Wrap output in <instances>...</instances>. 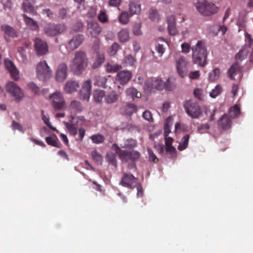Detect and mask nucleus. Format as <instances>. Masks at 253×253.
Wrapping results in <instances>:
<instances>
[{
    "label": "nucleus",
    "instance_id": "f257e3e1",
    "mask_svg": "<svg viewBox=\"0 0 253 253\" xmlns=\"http://www.w3.org/2000/svg\"><path fill=\"white\" fill-rule=\"evenodd\" d=\"M182 52L184 53L189 52L191 45L189 43L184 42L181 45ZM192 50V59L195 64L200 66H204L206 64L207 53L205 42L199 41L196 44L191 47Z\"/></svg>",
    "mask_w": 253,
    "mask_h": 253
},
{
    "label": "nucleus",
    "instance_id": "f03ea898",
    "mask_svg": "<svg viewBox=\"0 0 253 253\" xmlns=\"http://www.w3.org/2000/svg\"><path fill=\"white\" fill-rule=\"evenodd\" d=\"M86 54L83 51H77L70 64L71 71L76 75H80L88 66Z\"/></svg>",
    "mask_w": 253,
    "mask_h": 253
},
{
    "label": "nucleus",
    "instance_id": "7ed1b4c3",
    "mask_svg": "<svg viewBox=\"0 0 253 253\" xmlns=\"http://www.w3.org/2000/svg\"><path fill=\"white\" fill-rule=\"evenodd\" d=\"M116 147V152L123 162H132L137 161L140 157V154L136 151H127L121 149L116 144H114Z\"/></svg>",
    "mask_w": 253,
    "mask_h": 253
},
{
    "label": "nucleus",
    "instance_id": "20e7f679",
    "mask_svg": "<svg viewBox=\"0 0 253 253\" xmlns=\"http://www.w3.org/2000/svg\"><path fill=\"white\" fill-rule=\"evenodd\" d=\"M197 10L205 16H210L214 14L217 7L214 3H209L205 0H201L196 4Z\"/></svg>",
    "mask_w": 253,
    "mask_h": 253
},
{
    "label": "nucleus",
    "instance_id": "39448f33",
    "mask_svg": "<svg viewBox=\"0 0 253 253\" xmlns=\"http://www.w3.org/2000/svg\"><path fill=\"white\" fill-rule=\"evenodd\" d=\"M52 108L55 111H62L66 107V102L62 94L58 91L51 94L49 97Z\"/></svg>",
    "mask_w": 253,
    "mask_h": 253
},
{
    "label": "nucleus",
    "instance_id": "423d86ee",
    "mask_svg": "<svg viewBox=\"0 0 253 253\" xmlns=\"http://www.w3.org/2000/svg\"><path fill=\"white\" fill-rule=\"evenodd\" d=\"M66 29V27L63 24L49 23L44 26L43 31L47 36L53 37L62 33Z\"/></svg>",
    "mask_w": 253,
    "mask_h": 253
},
{
    "label": "nucleus",
    "instance_id": "0eeeda50",
    "mask_svg": "<svg viewBox=\"0 0 253 253\" xmlns=\"http://www.w3.org/2000/svg\"><path fill=\"white\" fill-rule=\"evenodd\" d=\"M37 76L42 81H45L51 76V70L45 61H41L37 66Z\"/></svg>",
    "mask_w": 253,
    "mask_h": 253
},
{
    "label": "nucleus",
    "instance_id": "6e6552de",
    "mask_svg": "<svg viewBox=\"0 0 253 253\" xmlns=\"http://www.w3.org/2000/svg\"><path fill=\"white\" fill-rule=\"evenodd\" d=\"M184 106L187 114L192 118H198L202 114L199 105L191 101H186Z\"/></svg>",
    "mask_w": 253,
    "mask_h": 253
},
{
    "label": "nucleus",
    "instance_id": "1a4fd4ad",
    "mask_svg": "<svg viewBox=\"0 0 253 253\" xmlns=\"http://www.w3.org/2000/svg\"><path fill=\"white\" fill-rule=\"evenodd\" d=\"M5 88L6 91L13 96L16 101H20L24 96L21 89L13 82H8Z\"/></svg>",
    "mask_w": 253,
    "mask_h": 253
},
{
    "label": "nucleus",
    "instance_id": "9d476101",
    "mask_svg": "<svg viewBox=\"0 0 253 253\" xmlns=\"http://www.w3.org/2000/svg\"><path fill=\"white\" fill-rule=\"evenodd\" d=\"M120 184L129 189H133L138 184L137 178L131 173L125 172L120 182Z\"/></svg>",
    "mask_w": 253,
    "mask_h": 253
},
{
    "label": "nucleus",
    "instance_id": "9b49d317",
    "mask_svg": "<svg viewBox=\"0 0 253 253\" xmlns=\"http://www.w3.org/2000/svg\"><path fill=\"white\" fill-rule=\"evenodd\" d=\"M176 69L178 75L182 78L186 76L188 62L185 57L177 55L176 57Z\"/></svg>",
    "mask_w": 253,
    "mask_h": 253
},
{
    "label": "nucleus",
    "instance_id": "f8f14e48",
    "mask_svg": "<svg viewBox=\"0 0 253 253\" xmlns=\"http://www.w3.org/2000/svg\"><path fill=\"white\" fill-rule=\"evenodd\" d=\"M0 30L3 34V37L5 40L9 42L11 41V38H15L18 37V32L11 26L3 24L0 26Z\"/></svg>",
    "mask_w": 253,
    "mask_h": 253
},
{
    "label": "nucleus",
    "instance_id": "ddd939ff",
    "mask_svg": "<svg viewBox=\"0 0 253 253\" xmlns=\"http://www.w3.org/2000/svg\"><path fill=\"white\" fill-rule=\"evenodd\" d=\"M35 50L38 56H42L48 52V47L46 42L37 38L34 40Z\"/></svg>",
    "mask_w": 253,
    "mask_h": 253
},
{
    "label": "nucleus",
    "instance_id": "4468645a",
    "mask_svg": "<svg viewBox=\"0 0 253 253\" xmlns=\"http://www.w3.org/2000/svg\"><path fill=\"white\" fill-rule=\"evenodd\" d=\"M91 81L87 80L83 84L80 91L79 96L81 99L88 101L91 95Z\"/></svg>",
    "mask_w": 253,
    "mask_h": 253
},
{
    "label": "nucleus",
    "instance_id": "2eb2a0df",
    "mask_svg": "<svg viewBox=\"0 0 253 253\" xmlns=\"http://www.w3.org/2000/svg\"><path fill=\"white\" fill-rule=\"evenodd\" d=\"M67 77V66L65 63H60L57 67L55 79L58 82H63Z\"/></svg>",
    "mask_w": 253,
    "mask_h": 253
},
{
    "label": "nucleus",
    "instance_id": "dca6fc26",
    "mask_svg": "<svg viewBox=\"0 0 253 253\" xmlns=\"http://www.w3.org/2000/svg\"><path fill=\"white\" fill-rule=\"evenodd\" d=\"M84 40L83 35L78 34L74 36L71 39L67 45V48L70 50H73L78 48Z\"/></svg>",
    "mask_w": 253,
    "mask_h": 253
},
{
    "label": "nucleus",
    "instance_id": "f3484780",
    "mask_svg": "<svg viewBox=\"0 0 253 253\" xmlns=\"http://www.w3.org/2000/svg\"><path fill=\"white\" fill-rule=\"evenodd\" d=\"M5 66L10 74L11 78L15 81L19 79V73L14 63L10 60H5Z\"/></svg>",
    "mask_w": 253,
    "mask_h": 253
},
{
    "label": "nucleus",
    "instance_id": "a211bd4d",
    "mask_svg": "<svg viewBox=\"0 0 253 253\" xmlns=\"http://www.w3.org/2000/svg\"><path fill=\"white\" fill-rule=\"evenodd\" d=\"M101 30V27L97 22H90L87 24V31L93 38L97 37Z\"/></svg>",
    "mask_w": 253,
    "mask_h": 253
},
{
    "label": "nucleus",
    "instance_id": "6ab92c4d",
    "mask_svg": "<svg viewBox=\"0 0 253 253\" xmlns=\"http://www.w3.org/2000/svg\"><path fill=\"white\" fill-rule=\"evenodd\" d=\"M116 78L117 80L121 84H125L130 80L132 78V74L128 71L124 70L118 73Z\"/></svg>",
    "mask_w": 253,
    "mask_h": 253
},
{
    "label": "nucleus",
    "instance_id": "aec40b11",
    "mask_svg": "<svg viewBox=\"0 0 253 253\" xmlns=\"http://www.w3.org/2000/svg\"><path fill=\"white\" fill-rule=\"evenodd\" d=\"M232 122L228 115H223L218 122V126L223 129H228L231 127Z\"/></svg>",
    "mask_w": 253,
    "mask_h": 253
},
{
    "label": "nucleus",
    "instance_id": "412c9836",
    "mask_svg": "<svg viewBox=\"0 0 253 253\" xmlns=\"http://www.w3.org/2000/svg\"><path fill=\"white\" fill-rule=\"evenodd\" d=\"M79 87L78 83L75 81H69L66 83L64 86V90L67 93H72L77 91Z\"/></svg>",
    "mask_w": 253,
    "mask_h": 253
},
{
    "label": "nucleus",
    "instance_id": "4be33fe9",
    "mask_svg": "<svg viewBox=\"0 0 253 253\" xmlns=\"http://www.w3.org/2000/svg\"><path fill=\"white\" fill-rule=\"evenodd\" d=\"M79 119L73 118V121L71 123H67L65 124L66 127L67 128L70 135L72 136H75L78 132V130L75 126L76 124L78 122Z\"/></svg>",
    "mask_w": 253,
    "mask_h": 253
},
{
    "label": "nucleus",
    "instance_id": "5701e85b",
    "mask_svg": "<svg viewBox=\"0 0 253 253\" xmlns=\"http://www.w3.org/2000/svg\"><path fill=\"white\" fill-rule=\"evenodd\" d=\"M118 37L121 42H127L130 39L128 30L126 28L122 29L118 33Z\"/></svg>",
    "mask_w": 253,
    "mask_h": 253
},
{
    "label": "nucleus",
    "instance_id": "b1692460",
    "mask_svg": "<svg viewBox=\"0 0 253 253\" xmlns=\"http://www.w3.org/2000/svg\"><path fill=\"white\" fill-rule=\"evenodd\" d=\"M96 53L97 57L92 65V67L93 69H96L99 67L105 61V55L103 52L97 51Z\"/></svg>",
    "mask_w": 253,
    "mask_h": 253
},
{
    "label": "nucleus",
    "instance_id": "393cba45",
    "mask_svg": "<svg viewBox=\"0 0 253 253\" xmlns=\"http://www.w3.org/2000/svg\"><path fill=\"white\" fill-rule=\"evenodd\" d=\"M129 10L131 16L134 14H139L141 11L140 4L134 1L130 2L129 4Z\"/></svg>",
    "mask_w": 253,
    "mask_h": 253
},
{
    "label": "nucleus",
    "instance_id": "a878e982",
    "mask_svg": "<svg viewBox=\"0 0 253 253\" xmlns=\"http://www.w3.org/2000/svg\"><path fill=\"white\" fill-rule=\"evenodd\" d=\"M108 80L105 77L96 76L95 77L94 84L103 88H107L109 86L108 83Z\"/></svg>",
    "mask_w": 253,
    "mask_h": 253
},
{
    "label": "nucleus",
    "instance_id": "bb28decb",
    "mask_svg": "<svg viewBox=\"0 0 253 253\" xmlns=\"http://www.w3.org/2000/svg\"><path fill=\"white\" fill-rule=\"evenodd\" d=\"M45 141L48 145L57 148H60L61 146V144L58 142V139L55 134H53L52 137H46Z\"/></svg>",
    "mask_w": 253,
    "mask_h": 253
},
{
    "label": "nucleus",
    "instance_id": "cd10ccee",
    "mask_svg": "<svg viewBox=\"0 0 253 253\" xmlns=\"http://www.w3.org/2000/svg\"><path fill=\"white\" fill-rule=\"evenodd\" d=\"M241 70L239 64L237 63L233 64L229 68L228 71L229 77L232 79H234V76L240 72Z\"/></svg>",
    "mask_w": 253,
    "mask_h": 253
},
{
    "label": "nucleus",
    "instance_id": "c85d7f7f",
    "mask_svg": "<svg viewBox=\"0 0 253 253\" xmlns=\"http://www.w3.org/2000/svg\"><path fill=\"white\" fill-rule=\"evenodd\" d=\"M24 21L27 26L29 27L32 30H36L38 28L37 22L32 18L27 16L25 14H23Z\"/></svg>",
    "mask_w": 253,
    "mask_h": 253
},
{
    "label": "nucleus",
    "instance_id": "c756f323",
    "mask_svg": "<svg viewBox=\"0 0 253 253\" xmlns=\"http://www.w3.org/2000/svg\"><path fill=\"white\" fill-rule=\"evenodd\" d=\"M126 94L129 98L134 99L135 97L140 98L141 93L138 91L134 87H130L127 88L126 91Z\"/></svg>",
    "mask_w": 253,
    "mask_h": 253
},
{
    "label": "nucleus",
    "instance_id": "7c9ffc66",
    "mask_svg": "<svg viewBox=\"0 0 253 253\" xmlns=\"http://www.w3.org/2000/svg\"><path fill=\"white\" fill-rule=\"evenodd\" d=\"M22 7L25 12L33 15H35L37 13L34 6L29 2H23Z\"/></svg>",
    "mask_w": 253,
    "mask_h": 253
},
{
    "label": "nucleus",
    "instance_id": "2f4dec72",
    "mask_svg": "<svg viewBox=\"0 0 253 253\" xmlns=\"http://www.w3.org/2000/svg\"><path fill=\"white\" fill-rule=\"evenodd\" d=\"M122 68L121 65L108 63L105 65V69L108 73H116Z\"/></svg>",
    "mask_w": 253,
    "mask_h": 253
},
{
    "label": "nucleus",
    "instance_id": "473e14b6",
    "mask_svg": "<svg viewBox=\"0 0 253 253\" xmlns=\"http://www.w3.org/2000/svg\"><path fill=\"white\" fill-rule=\"evenodd\" d=\"M70 108L72 112H81L83 110V107L81 103L76 100L72 101L70 105Z\"/></svg>",
    "mask_w": 253,
    "mask_h": 253
},
{
    "label": "nucleus",
    "instance_id": "72a5a7b5",
    "mask_svg": "<svg viewBox=\"0 0 253 253\" xmlns=\"http://www.w3.org/2000/svg\"><path fill=\"white\" fill-rule=\"evenodd\" d=\"M119 95L115 91H112L105 96V100L107 103H113L117 101Z\"/></svg>",
    "mask_w": 253,
    "mask_h": 253
},
{
    "label": "nucleus",
    "instance_id": "f704fd0d",
    "mask_svg": "<svg viewBox=\"0 0 253 253\" xmlns=\"http://www.w3.org/2000/svg\"><path fill=\"white\" fill-rule=\"evenodd\" d=\"M189 138V134H186L182 137L181 141L178 146V149L179 151H183L188 147Z\"/></svg>",
    "mask_w": 253,
    "mask_h": 253
},
{
    "label": "nucleus",
    "instance_id": "c9c22d12",
    "mask_svg": "<svg viewBox=\"0 0 253 253\" xmlns=\"http://www.w3.org/2000/svg\"><path fill=\"white\" fill-rule=\"evenodd\" d=\"M249 53V50L246 48L241 49L236 55L235 58L237 60L242 61L245 59Z\"/></svg>",
    "mask_w": 253,
    "mask_h": 253
},
{
    "label": "nucleus",
    "instance_id": "e433bc0d",
    "mask_svg": "<svg viewBox=\"0 0 253 253\" xmlns=\"http://www.w3.org/2000/svg\"><path fill=\"white\" fill-rule=\"evenodd\" d=\"M92 142L95 144H100L105 140L104 136L100 134H95L90 136Z\"/></svg>",
    "mask_w": 253,
    "mask_h": 253
},
{
    "label": "nucleus",
    "instance_id": "4c0bfd02",
    "mask_svg": "<svg viewBox=\"0 0 253 253\" xmlns=\"http://www.w3.org/2000/svg\"><path fill=\"white\" fill-rule=\"evenodd\" d=\"M240 108L237 105L230 108L229 110V115L232 118H235L240 114Z\"/></svg>",
    "mask_w": 253,
    "mask_h": 253
},
{
    "label": "nucleus",
    "instance_id": "58836bf2",
    "mask_svg": "<svg viewBox=\"0 0 253 253\" xmlns=\"http://www.w3.org/2000/svg\"><path fill=\"white\" fill-rule=\"evenodd\" d=\"M94 99L96 102H100L103 98L105 97V92L103 90L96 89L94 93Z\"/></svg>",
    "mask_w": 253,
    "mask_h": 253
},
{
    "label": "nucleus",
    "instance_id": "ea45409f",
    "mask_svg": "<svg viewBox=\"0 0 253 253\" xmlns=\"http://www.w3.org/2000/svg\"><path fill=\"white\" fill-rule=\"evenodd\" d=\"M91 156L93 160L98 164L101 165L103 161V157L96 150H94L91 152Z\"/></svg>",
    "mask_w": 253,
    "mask_h": 253
},
{
    "label": "nucleus",
    "instance_id": "a19ab883",
    "mask_svg": "<svg viewBox=\"0 0 253 253\" xmlns=\"http://www.w3.org/2000/svg\"><path fill=\"white\" fill-rule=\"evenodd\" d=\"M41 115L42 121L48 126V127L51 130L56 131L57 133H59V131L57 130L55 127L51 125V123L49 121V117H47L44 114V111L43 110L42 111Z\"/></svg>",
    "mask_w": 253,
    "mask_h": 253
},
{
    "label": "nucleus",
    "instance_id": "79ce46f5",
    "mask_svg": "<svg viewBox=\"0 0 253 253\" xmlns=\"http://www.w3.org/2000/svg\"><path fill=\"white\" fill-rule=\"evenodd\" d=\"M129 16L127 12L123 11L119 16V21L123 24H126L129 21Z\"/></svg>",
    "mask_w": 253,
    "mask_h": 253
},
{
    "label": "nucleus",
    "instance_id": "37998d69",
    "mask_svg": "<svg viewBox=\"0 0 253 253\" xmlns=\"http://www.w3.org/2000/svg\"><path fill=\"white\" fill-rule=\"evenodd\" d=\"M165 88L164 89L167 90L171 91L173 90L176 87V84L174 82L171 81L170 78H168L166 82H165Z\"/></svg>",
    "mask_w": 253,
    "mask_h": 253
},
{
    "label": "nucleus",
    "instance_id": "c03bdc74",
    "mask_svg": "<svg viewBox=\"0 0 253 253\" xmlns=\"http://www.w3.org/2000/svg\"><path fill=\"white\" fill-rule=\"evenodd\" d=\"M165 84V82H163L161 79H156L153 82L154 87L158 90H162L164 89Z\"/></svg>",
    "mask_w": 253,
    "mask_h": 253
},
{
    "label": "nucleus",
    "instance_id": "a18cd8bd",
    "mask_svg": "<svg viewBox=\"0 0 253 253\" xmlns=\"http://www.w3.org/2000/svg\"><path fill=\"white\" fill-rule=\"evenodd\" d=\"M222 91V87L220 85H217L210 93V96L212 98H215L220 94Z\"/></svg>",
    "mask_w": 253,
    "mask_h": 253
},
{
    "label": "nucleus",
    "instance_id": "49530a36",
    "mask_svg": "<svg viewBox=\"0 0 253 253\" xmlns=\"http://www.w3.org/2000/svg\"><path fill=\"white\" fill-rule=\"evenodd\" d=\"M149 18L154 22H157L160 19V16L156 10L151 9L149 11Z\"/></svg>",
    "mask_w": 253,
    "mask_h": 253
},
{
    "label": "nucleus",
    "instance_id": "de8ad7c7",
    "mask_svg": "<svg viewBox=\"0 0 253 253\" xmlns=\"http://www.w3.org/2000/svg\"><path fill=\"white\" fill-rule=\"evenodd\" d=\"M120 46L117 42H114L109 48L108 53L110 56L115 55L119 49Z\"/></svg>",
    "mask_w": 253,
    "mask_h": 253
},
{
    "label": "nucleus",
    "instance_id": "09e8293b",
    "mask_svg": "<svg viewBox=\"0 0 253 253\" xmlns=\"http://www.w3.org/2000/svg\"><path fill=\"white\" fill-rule=\"evenodd\" d=\"M135 62V59L131 55H127L124 58V62L126 66H132Z\"/></svg>",
    "mask_w": 253,
    "mask_h": 253
},
{
    "label": "nucleus",
    "instance_id": "8fccbe9b",
    "mask_svg": "<svg viewBox=\"0 0 253 253\" xmlns=\"http://www.w3.org/2000/svg\"><path fill=\"white\" fill-rule=\"evenodd\" d=\"M98 19L100 22L103 23L108 22V18L105 11L102 10L100 12L98 16Z\"/></svg>",
    "mask_w": 253,
    "mask_h": 253
},
{
    "label": "nucleus",
    "instance_id": "3c124183",
    "mask_svg": "<svg viewBox=\"0 0 253 253\" xmlns=\"http://www.w3.org/2000/svg\"><path fill=\"white\" fill-rule=\"evenodd\" d=\"M136 110V106L133 104H128L126 107V113L129 115L135 112Z\"/></svg>",
    "mask_w": 253,
    "mask_h": 253
},
{
    "label": "nucleus",
    "instance_id": "603ef678",
    "mask_svg": "<svg viewBox=\"0 0 253 253\" xmlns=\"http://www.w3.org/2000/svg\"><path fill=\"white\" fill-rule=\"evenodd\" d=\"M27 87L29 89L31 90L34 93L38 94L40 91L39 87L33 82L29 83L27 85Z\"/></svg>",
    "mask_w": 253,
    "mask_h": 253
},
{
    "label": "nucleus",
    "instance_id": "864d4df0",
    "mask_svg": "<svg viewBox=\"0 0 253 253\" xmlns=\"http://www.w3.org/2000/svg\"><path fill=\"white\" fill-rule=\"evenodd\" d=\"M153 82L151 79H148L145 81L144 85V89L146 91H150L153 88Z\"/></svg>",
    "mask_w": 253,
    "mask_h": 253
},
{
    "label": "nucleus",
    "instance_id": "5fc2aeb1",
    "mask_svg": "<svg viewBox=\"0 0 253 253\" xmlns=\"http://www.w3.org/2000/svg\"><path fill=\"white\" fill-rule=\"evenodd\" d=\"M155 50L158 54V56L162 57L165 52V48L163 44L157 43L155 45Z\"/></svg>",
    "mask_w": 253,
    "mask_h": 253
},
{
    "label": "nucleus",
    "instance_id": "6e6d98bb",
    "mask_svg": "<svg viewBox=\"0 0 253 253\" xmlns=\"http://www.w3.org/2000/svg\"><path fill=\"white\" fill-rule=\"evenodd\" d=\"M17 50L21 58V61L23 62H25L27 59L25 49L23 47H18Z\"/></svg>",
    "mask_w": 253,
    "mask_h": 253
},
{
    "label": "nucleus",
    "instance_id": "4d7b16f0",
    "mask_svg": "<svg viewBox=\"0 0 253 253\" xmlns=\"http://www.w3.org/2000/svg\"><path fill=\"white\" fill-rule=\"evenodd\" d=\"M195 97L199 100H202L204 98L203 90L201 88H195L194 90Z\"/></svg>",
    "mask_w": 253,
    "mask_h": 253
},
{
    "label": "nucleus",
    "instance_id": "13d9d810",
    "mask_svg": "<svg viewBox=\"0 0 253 253\" xmlns=\"http://www.w3.org/2000/svg\"><path fill=\"white\" fill-rule=\"evenodd\" d=\"M142 116L143 118L149 122H153L154 121L152 114L149 111H145L143 112Z\"/></svg>",
    "mask_w": 253,
    "mask_h": 253
},
{
    "label": "nucleus",
    "instance_id": "bf43d9fd",
    "mask_svg": "<svg viewBox=\"0 0 253 253\" xmlns=\"http://www.w3.org/2000/svg\"><path fill=\"white\" fill-rule=\"evenodd\" d=\"M148 152L149 155V159L150 161H153L154 163H157L159 159L157 158L156 156L153 153V151L150 149L148 148Z\"/></svg>",
    "mask_w": 253,
    "mask_h": 253
},
{
    "label": "nucleus",
    "instance_id": "052dcab7",
    "mask_svg": "<svg viewBox=\"0 0 253 253\" xmlns=\"http://www.w3.org/2000/svg\"><path fill=\"white\" fill-rule=\"evenodd\" d=\"M141 24L140 23L135 24L133 27V33L134 35L139 36L142 34L141 28Z\"/></svg>",
    "mask_w": 253,
    "mask_h": 253
},
{
    "label": "nucleus",
    "instance_id": "680f3d73",
    "mask_svg": "<svg viewBox=\"0 0 253 253\" xmlns=\"http://www.w3.org/2000/svg\"><path fill=\"white\" fill-rule=\"evenodd\" d=\"M168 29L169 34L170 35L175 36L178 33V31L176 29L175 24L168 25Z\"/></svg>",
    "mask_w": 253,
    "mask_h": 253
},
{
    "label": "nucleus",
    "instance_id": "e2e57ef3",
    "mask_svg": "<svg viewBox=\"0 0 253 253\" xmlns=\"http://www.w3.org/2000/svg\"><path fill=\"white\" fill-rule=\"evenodd\" d=\"M220 74V70L219 69H215L213 71V72L210 74L209 77L211 80H215L219 77Z\"/></svg>",
    "mask_w": 253,
    "mask_h": 253
},
{
    "label": "nucleus",
    "instance_id": "0e129e2a",
    "mask_svg": "<svg viewBox=\"0 0 253 253\" xmlns=\"http://www.w3.org/2000/svg\"><path fill=\"white\" fill-rule=\"evenodd\" d=\"M200 76V72L199 71H192L189 73V78L191 80L198 79Z\"/></svg>",
    "mask_w": 253,
    "mask_h": 253
},
{
    "label": "nucleus",
    "instance_id": "69168bd1",
    "mask_svg": "<svg viewBox=\"0 0 253 253\" xmlns=\"http://www.w3.org/2000/svg\"><path fill=\"white\" fill-rule=\"evenodd\" d=\"M210 127V126L208 124H205L201 125L198 128V130L200 133H203L205 132V130H208Z\"/></svg>",
    "mask_w": 253,
    "mask_h": 253
},
{
    "label": "nucleus",
    "instance_id": "338daca9",
    "mask_svg": "<svg viewBox=\"0 0 253 253\" xmlns=\"http://www.w3.org/2000/svg\"><path fill=\"white\" fill-rule=\"evenodd\" d=\"M11 127L13 130L17 129L20 131H22L23 130L21 125L19 123H17L15 121H12Z\"/></svg>",
    "mask_w": 253,
    "mask_h": 253
},
{
    "label": "nucleus",
    "instance_id": "774afa93",
    "mask_svg": "<svg viewBox=\"0 0 253 253\" xmlns=\"http://www.w3.org/2000/svg\"><path fill=\"white\" fill-rule=\"evenodd\" d=\"M122 0H110L108 5L110 6L118 7L120 5Z\"/></svg>",
    "mask_w": 253,
    "mask_h": 253
}]
</instances>
